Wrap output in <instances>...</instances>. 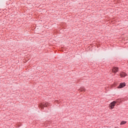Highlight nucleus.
Instances as JSON below:
<instances>
[{
  "instance_id": "nucleus-1",
  "label": "nucleus",
  "mask_w": 128,
  "mask_h": 128,
  "mask_svg": "<svg viewBox=\"0 0 128 128\" xmlns=\"http://www.w3.org/2000/svg\"><path fill=\"white\" fill-rule=\"evenodd\" d=\"M48 106V102H44L43 103L40 104L39 105V106L41 108H44V106Z\"/></svg>"
},
{
  "instance_id": "nucleus-2",
  "label": "nucleus",
  "mask_w": 128,
  "mask_h": 128,
  "mask_svg": "<svg viewBox=\"0 0 128 128\" xmlns=\"http://www.w3.org/2000/svg\"><path fill=\"white\" fill-rule=\"evenodd\" d=\"M116 104V101H114L113 102H111L110 104L109 105V106L110 107V110H112Z\"/></svg>"
},
{
  "instance_id": "nucleus-3",
  "label": "nucleus",
  "mask_w": 128,
  "mask_h": 128,
  "mask_svg": "<svg viewBox=\"0 0 128 128\" xmlns=\"http://www.w3.org/2000/svg\"><path fill=\"white\" fill-rule=\"evenodd\" d=\"M118 72V67H113L112 69V72H113V74H116Z\"/></svg>"
},
{
  "instance_id": "nucleus-4",
  "label": "nucleus",
  "mask_w": 128,
  "mask_h": 128,
  "mask_svg": "<svg viewBox=\"0 0 128 128\" xmlns=\"http://www.w3.org/2000/svg\"><path fill=\"white\" fill-rule=\"evenodd\" d=\"M126 86V83H120V86H118V88H124Z\"/></svg>"
},
{
  "instance_id": "nucleus-5",
  "label": "nucleus",
  "mask_w": 128,
  "mask_h": 128,
  "mask_svg": "<svg viewBox=\"0 0 128 128\" xmlns=\"http://www.w3.org/2000/svg\"><path fill=\"white\" fill-rule=\"evenodd\" d=\"M128 76V74H126L124 72H122L120 74L121 78H124L125 76Z\"/></svg>"
},
{
  "instance_id": "nucleus-6",
  "label": "nucleus",
  "mask_w": 128,
  "mask_h": 128,
  "mask_svg": "<svg viewBox=\"0 0 128 128\" xmlns=\"http://www.w3.org/2000/svg\"><path fill=\"white\" fill-rule=\"evenodd\" d=\"M86 88L84 87H82V88H80V89H79V92H86Z\"/></svg>"
},
{
  "instance_id": "nucleus-7",
  "label": "nucleus",
  "mask_w": 128,
  "mask_h": 128,
  "mask_svg": "<svg viewBox=\"0 0 128 128\" xmlns=\"http://www.w3.org/2000/svg\"><path fill=\"white\" fill-rule=\"evenodd\" d=\"M126 124V121H122V122H121L120 124Z\"/></svg>"
},
{
  "instance_id": "nucleus-8",
  "label": "nucleus",
  "mask_w": 128,
  "mask_h": 128,
  "mask_svg": "<svg viewBox=\"0 0 128 128\" xmlns=\"http://www.w3.org/2000/svg\"><path fill=\"white\" fill-rule=\"evenodd\" d=\"M120 100V99H118L117 100V102H118V100Z\"/></svg>"
}]
</instances>
